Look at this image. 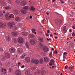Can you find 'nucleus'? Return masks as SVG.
<instances>
[{
    "instance_id": "nucleus-1",
    "label": "nucleus",
    "mask_w": 75,
    "mask_h": 75,
    "mask_svg": "<svg viewBox=\"0 0 75 75\" xmlns=\"http://www.w3.org/2000/svg\"><path fill=\"white\" fill-rule=\"evenodd\" d=\"M8 25L9 27L10 28H13V30H16L17 29V27L15 26L14 23V22L10 23H8Z\"/></svg>"
},
{
    "instance_id": "nucleus-2",
    "label": "nucleus",
    "mask_w": 75,
    "mask_h": 75,
    "mask_svg": "<svg viewBox=\"0 0 75 75\" xmlns=\"http://www.w3.org/2000/svg\"><path fill=\"white\" fill-rule=\"evenodd\" d=\"M43 50L45 52H48L50 48L46 46H44L43 47Z\"/></svg>"
},
{
    "instance_id": "nucleus-3",
    "label": "nucleus",
    "mask_w": 75,
    "mask_h": 75,
    "mask_svg": "<svg viewBox=\"0 0 75 75\" xmlns=\"http://www.w3.org/2000/svg\"><path fill=\"white\" fill-rule=\"evenodd\" d=\"M32 63H34L35 64H38L39 63V61L37 59H33L31 61Z\"/></svg>"
},
{
    "instance_id": "nucleus-4",
    "label": "nucleus",
    "mask_w": 75,
    "mask_h": 75,
    "mask_svg": "<svg viewBox=\"0 0 75 75\" xmlns=\"http://www.w3.org/2000/svg\"><path fill=\"white\" fill-rule=\"evenodd\" d=\"M6 69H4L3 68H2L1 69V71L2 72L1 74V75H5V74L6 73Z\"/></svg>"
},
{
    "instance_id": "nucleus-5",
    "label": "nucleus",
    "mask_w": 75,
    "mask_h": 75,
    "mask_svg": "<svg viewBox=\"0 0 75 75\" xmlns=\"http://www.w3.org/2000/svg\"><path fill=\"white\" fill-rule=\"evenodd\" d=\"M17 51L19 54H22L23 53V49L21 48H18L17 49Z\"/></svg>"
},
{
    "instance_id": "nucleus-6",
    "label": "nucleus",
    "mask_w": 75,
    "mask_h": 75,
    "mask_svg": "<svg viewBox=\"0 0 75 75\" xmlns=\"http://www.w3.org/2000/svg\"><path fill=\"white\" fill-rule=\"evenodd\" d=\"M62 22V21H61V20H60V21H59L58 20L56 19L55 22V23L56 24H61Z\"/></svg>"
},
{
    "instance_id": "nucleus-7",
    "label": "nucleus",
    "mask_w": 75,
    "mask_h": 75,
    "mask_svg": "<svg viewBox=\"0 0 75 75\" xmlns=\"http://www.w3.org/2000/svg\"><path fill=\"white\" fill-rule=\"evenodd\" d=\"M18 41L20 43H23V39L21 37L19 38L18 39Z\"/></svg>"
},
{
    "instance_id": "nucleus-8",
    "label": "nucleus",
    "mask_w": 75,
    "mask_h": 75,
    "mask_svg": "<svg viewBox=\"0 0 75 75\" xmlns=\"http://www.w3.org/2000/svg\"><path fill=\"white\" fill-rule=\"evenodd\" d=\"M25 61L27 62H30V58L28 57H26L25 59Z\"/></svg>"
},
{
    "instance_id": "nucleus-9",
    "label": "nucleus",
    "mask_w": 75,
    "mask_h": 75,
    "mask_svg": "<svg viewBox=\"0 0 75 75\" xmlns=\"http://www.w3.org/2000/svg\"><path fill=\"white\" fill-rule=\"evenodd\" d=\"M5 26H6V24L5 23L2 22L0 23V27L1 28L4 27Z\"/></svg>"
},
{
    "instance_id": "nucleus-10",
    "label": "nucleus",
    "mask_w": 75,
    "mask_h": 75,
    "mask_svg": "<svg viewBox=\"0 0 75 75\" xmlns=\"http://www.w3.org/2000/svg\"><path fill=\"white\" fill-rule=\"evenodd\" d=\"M50 59L49 57H46L44 58V61L45 62H48L50 61Z\"/></svg>"
},
{
    "instance_id": "nucleus-11",
    "label": "nucleus",
    "mask_w": 75,
    "mask_h": 75,
    "mask_svg": "<svg viewBox=\"0 0 75 75\" xmlns=\"http://www.w3.org/2000/svg\"><path fill=\"white\" fill-rule=\"evenodd\" d=\"M6 57L7 58H9L10 56V54L7 52H5L4 53Z\"/></svg>"
},
{
    "instance_id": "nucleus-12",
    "label": "nucleus",
    "mask_w": 75,
    "mask_h": 75,
    "mask_svg": "<svg viewBox=\"0 0 75 75\" xmlns=\"http://www.w3.org/2000/svg\"><path fill=\"white\" fill-rule=\"evenodd\" d=\"M55 62H54V59H52L50 62V63H49V65L50 66H51L52 65H54V63Z\"/></svg>"
},
{
    "instance_id": "nucleus-13",
    "label": "nucleus",
    "mask_w": 75,
    "mask_h": 75,
    "mask_svg": "<svg viewBox=\"0 0 75 75\" xmlns=\"http://www.w3.org/2000/svg\"><path fill=\"white\" fill-rule=\"evenodd\" d=\"M9 51L11 53H14L15 52V49L13 47H12L10 49Z\"/></svg>"
},
{
    "instance_id": "nucleus-14",
    "label": "nucleus",
    "mask_w": 75,
    "mask_h": 75,
    "mask_svg": "<svg viewBox=\"0 0 75 75\" xmlns=\"http://www.w3.org/2000/svg\"><path fill=\"white\" fill-rule=\"evenodd\" d=\"M27 4L26 3V2L24 1H22L21 2V5L22 6H24L25 5H26Z\"/></svg>"
},
{
    "instance_id": "nucleus-15",
    "label": "nucleus",
    "mask_w": 75,
    "mask_h": 75,
    "mask_svg": "<svg viewBox=\"0 0 75 75\" xmlns=\"http://www.w3.org/2000/svg\"><path fill=\"white\" fill-rule=\"evenodd\" d=\"M30 43L32 45H33L35 43V41L34 39H32L30 41Z\"/></svg>"
},
{
    "instance_id": "nucleus-16",
    "label": "nucleus",
    "mask_w": 75,
    "mask_h": 75,
    "mask_svg": "<svg viewBox=\"0 0 75 75\" xmlns=\"http://www.w3.org/2000/svg\"><path fill=\"white\" fill-rule=\"evenodd\" d=\"M21 72L19 70H16V75H21Z\"/></svg>"
},
{
    "instance_id": "nucleus-17",
    "label": "nucleus",
    "mask_w": 75,
    "mask_h": 75,
    "mask_svg": "<svg viewBox=\"0 0 75 75\" xmlns=\"http://www.w3.org/2000/svg\"><path fill=\"white\" fill-rule=\"evenodd\" d=\"M9 13H8L7 14L5 15V18L6 20H9V16H8V15L9 14Z\"/></svg>"
},
{
    "instance_id": "nucleus-18",
    "label": "nucleus",
    "mask_w": 75,
    "mask_h": 75,
    "mask_svg": "<svg viewBox=\"0 0 75 75\" xmlns=\"http://www.w3.org/2000/svg\"><path fill=\"white\" fill-rule=\"evenodd\" d=\"M0 3L1 4L2 6H4V5H6V4H7L4 1H0Z\"/></svg>"
},
{
    "instance_id": "nucleus-19",
    "label": "nucleus",
    "mask_w": 75,
    "mask_h": 75,
    "mask_svg": "<svg viewBox=\"0 0 75 75\" xmlns=\"http://www.w3.org/2000/svg\"><path fill=\"white\" fill-rule=\"evenodd\" d=\"M27 55V53H25L22 55L21 57V59H24V57H25Z\"/></svg>"
},
{
    "instance_id": "nucleus-20",
    "label": "nucleus",
    "mask_w": 75,
    "mask_h": 75,
    "mask_svg": "<svg viewBox=\"0 0 75 75\" xmlns=\"http://www.w3.org/2000/svg\"><path fill=\"white\" fill-rule=\"evenodd\" d=\"M21 11L22 14H26V13H27V11L26 10L23 9H21Z\"/></svg>"
},
{
    "instance_id": "nucleus-21",
    "label": "nucleus",
    "mask_w": 75,
    "mask_h": 75,
    "mask_svg": "<svg viewBox=\"0 0 75 75\" xmlns=\"http://www.w3.org/2000/svg\"><path fill=\"white\" fill-rule=\"evenodd\" d=\"M12 34L13 35H14V36H16V35H18V33H17V32H13L12 33Z\"/></svg>"
},
{
    "instance_id": "nucleus-22",
    "label": "nucleus",
    "mask_w": 75,
    "mask_h": 75,
    "mask_svg": "<svg viewBox=\"0 0 75 75\" xmlns=\"http://www.w3.org/2000/svg\"><path fill=\"white\" fill-rule=\"evenodd\" d=\"M6 39L7 40V41H10L11 40L10 39V37L9 35H8L7 37H6Z\"/></svg>"
},
{
    "instance_id": "nucleus-23",
    "label": "nucleus",
    "mask_w": 75,
    "mask_h": 75,
    "mask_svg": "<svg viewBox=\"0 0 75 75\" xmlns=\"http://www.w3.org/2000/svg\"><path fill=\"white\" fill-rule=\"evenodd\" d=\"M23 9L25 10H28L29 9L28 6H25L23 7Z\"/></svg>"
},
{
    "instance_id": "nucleus-24",
    "label": "nucleus",
    "mask_w": 75,
    "mask_h": 75,
    "mask_svg": "<svg viewBox=\"0 0 75 75\" xmlns=\"http://www.w3.org/2000/svg\"><path fill=\"white\" fill-rule=\"evenodd\" d=\"M26 75H30V72L29 71H26L25 73Z\"/></svg>"
},
{
    "instance_id": "nucleus-25",
    "label": "nucleus",
    "mask_w": 75,
    "mask_h": 75,
    "mask_svg": "<svg viewBox=\"0 0 75 75\" xmlns=\"http://www.w3.org/2000/svg\"><path fill=\"white\" fill-rule=\"evenodd\" d=\"M45 74V70H42L41 73V74L42 75H44Z\"/></svg>"
},
{
    "instance_id": "nucleus-26",
    "label": "nucleus",
    "mask_w": 75,
    "mask_h": 75,
    "mask_svg": "<svg viewBox=\"0 0 75 75\" xmlns=\"http://www.w3.org/2000/svg\"><path fill=\"white\" fill-rule=\"evenodd\" d=\"M63 30L64 31V33H66L67 32V30L66 29V26H64L63 27Z\"/></svg>"
},
{
    "instance_id": "nucleus-27",
    "label": "nucleus",
    "mask_w": 75,
    "mask_h": 75,
    "mask_svg": "<svg viewBox=\"0 0 75 75\" xmlns=\"http://www.w3.org/2000/svg\"><path fill=\"white\" fill-rule=\"evenodd\" d=\"M11 17H12L13 18H14V15H13V14H10L9 15V18H11Z\"/></svg>"
},
{
    "instance_id": "nucleus-28",
    "label": "nucleus",
    "mask_w": 75,
    "mask_h": 75,
    "mask_svg": "<svg viewBox=\"0 0 75 75\" xmlns=\"http://www.w3.org/2000/svg\"><path fill=\"white\" fill-rule=\"evenodd\" d=\"M25 45L28 48H29V45H28V43L27 42H26Z\"/></svg>"
},
{
    "instance_id": "nucleus-29",
    "label": "nucleus",
    "mask_w": 75,
    "mask_h": 75,
    "mask_svg": "<svg viewBox=\"0 0 75 75\" xmlns=\"http://www.w3.org/2000/svg\"><path fill=\"white\" fill-rule=\"evenodd\" d=\"M35 29H32V32H33V33H35V34H37V33L35 32Z\"/></svg>"
},
{
    "instance_id": "nucleus-30",
    "label": "nucleus",
    "mask_w": 75,
    "mask_h": 75,
    "mask_svg": "<svg viewBox=\"0 0 75 75\" xmlns=\"http://www.w3.org/2000/svg\"><path fill=\"white\" fill-rule=\"evenodd\" d=\"M16 20L17 21H20V19L18 17H16L15 18Z\"/></svg>"
},
{
    "instance_id": "nucleus-31",
    "label": "nucleus",
    "mask_w": 75,
    "mask_h": 75,
    "mask_svg": "<svg viewBox=\"0 0 75 75\" xmlns=\"http://www.w3.org/2000/svg\"><path fill=\"white\" fill-rule=\"evenodd\" d=\"M13 42H14V43H16L17 42V40L16 38H13L12 39Z\"/></svg>"
},
{
    "instance_id": "nucleus-32",
    "label": "nucleus",
    "mask_w": 75,
    "mask_h": 75,
    "mask_svg": "<svg viewBox=\"0 0 75 75\" xmlns=\"http://www.w3.org/2000/svg\"><path fill=\"white\" fill-rule=\"evenodd\" d=\"M3 16V12L0 11V17H1Z\"/></svg>"
},
{
    "instance_id": "nucleus-33",
    "label": "nucleus",
    "mask_w": 75,
    "mask_h": 75,
    "mask_svg": "<svg viewBox=\"0 0 75 75\" xmlns=\"http://www.w3.org/2000/svg\"><path fill=\"white\" fill-rule=\"evenodd\" d=\"M30 10H35V8H34L33 6H31L30 7Z\"/></svg>"
},
{
    "instance_id": "nucleus-34",
    "label": "nucleus",
    "mask_w": 75,
    "mask_h": 75,
    "mask_svg": "<svg viewBox=\"0 0 75 75\" xmlns=\"http://www.w3.org/2000/svg\"><path fill=\"white\" fill-rule=\"evenodd\" d=\"M40 64H42L43 63V59H41L40 60Z\"/></svg>"
},
{
    "instance_id": "nucleus-35",
    "label": "nucleus",
    "mask_w": 75,
    "mask_h": 75,
    "mask_svg": "<svg viewBox=\"0 0 75 75\" xmlns=\"http://www.w3.org/2000/svg\"><path fill=\"white\" fill-rule=\"evenodd\" d=\"M39 40L40 42H43V39L41 38H39Z\"/></svg>"
},
{
    "instance_id": "nucleus-36",
    "label": "nucleus",
    "mask_w": 75,
    "mask_h": 75,
    "mask_svg": "<svg viewBox=\"0 0 75 75\" xmlns=\"http://www.w3.org/2000/svg\"><path fill=\"white\" fill-rule=\"evenodd\" d=\"M14 13L15 14H18L19 13L18 12L17 10H14Z\"/></svg>"
},
{
    "instance_id": "nucleus-37",
    "label": "nucleus",
    "mask_w": 75,
    "mask_h": 75,
    "mask_svg": "<svg viewBox=\"0 0 75 75\" xmlns=\"http://www.w3.org/2000/svg\"><path fill=\"white\" fill-rule=\"evenodd\" d=\"M29 35L30 36V38H34V37H35V35L33 34L30 35Z\"/></svg>"
},
{
    "instance_id": "nucleus-38",
    "label": "nucleus",
    "mask_w": 75,
    "mask_h": 75,
    "mask_svg": "<svg viewBox=\"0 0 75 75\" xmlns=\"http://www.w3.org/2000/svg\"><path fill=\"white\" fill-rule=\"evenodd\" d=\"M22 34L23 35H27V33L25 32H23L22 33Z\"/></svg>"
},
{
    "instance_id": "nucleus-39",
    "label": "nucleus",
    "mask_w": 75,
    "mask_h": 75,
    "mask_svg": "<svg viewBox=\"0 0 75 75\" xmlns=\"http://www.w3.org/2000/svg\"><path fill=\"white\" fill-rule=\"evenodd\" d=\"M11 8L9 6H6L5 8V9H6V10H8L9 9H10Z\"/></svg>"
},
{
    "instance_id": "nucleus-40",
    "label": "nucleus",
    "mask_w": 75,
    "mask_h": 75,
    "mask_svg": "<svg viewBox=\"0 0 75 75\" xmlns=\"http://www.w3.org/2000/svg\"><path fill=\"white\" fill-rule=\"evenodd\" d=\"M49 55L50 58H51V57H52V51H51V52L49 54Z\"/></svg>"
},
{
    "instance_id": "nucleus-41",
    "label": "nucleus",
    "mask_w": 75,
    "mask_h": 75,
    "mask_svg": "<svg viewBox=\"0 0 75 75\" xmlns=\"http://www.w3.org/2000/svg\"><path fill=\"white\" fill-rule=\"evenodd\" d=\"M7 2L9 4H11V0H8Z\"/></svg>"
},
{
    "instance_id": "nucleus-42",
    "label": "nucleus",
    "mask_w": 75,
    "mask_h": 75,
    "mask_svg": "<svg viewBox=\"0 0 75 75\" xmlns=\"http://www.w3.org/2000/svg\"><path fill=\"white\" fill-rule=\"evenodd\" d=\"M36 69V67H33L32 68H31V70L32 71H34V70L35 69Z\"/></svg>"
},
{
    "instance_id": "nucleus-43",
    "label": "nucleus",
    "mask_w": 75,
    "mask_h": 75,
    "mask_svg": "<svg viewBox=\"0 0 75 75\" xmlns=\"http://www.w3.org/2000/svg\"><path fill=\"white\" fill-rule=\"evenodd\" d=\"M20 0H16V2L17 3L19 4V3H20Z\"/></svg>"
},
{
    "instance_id": "nucleus-44",
    "label": "nucleus",
    "mask_w": 75,
    "mask_h": 75,
    "mask_svg": "<svg viewBox=\"0 0 75 75\" xmlns=\"http://www.w3.org/2000/svg\"><path fill=\"white\" fill-rule=\"evenodd\" d=\"M18 65L19 67V66H21V65H22L21 63L20 62L18 63Z\"/></svg>"
},
{
    "instance_id": "nucleus-45",
    "label": "nucleus",
    "mask_w": 75,
    "mask_h": 75,
    "mask_svg": "<svg viewBox=\"0 0 75 75\" xmlns=\"http://www.w3.org/2000/svg\"><path fill=\"white\" fill-rule=\"evenodd\" d=\"M5 57L4 56H3L2 57V61H4V59H5Z\"/></svg>"
},
{
    "instance_id": "nucleus-46",
    "label": "nucleus",
    "mask_w": 75,
    "mask_h": 75,
    "mask_svg": "<svg viewBox=\"0 0 75 75\" xmlns=\"http://www.w3.org/2000/svg\"><path fill=\"white\" fill-rule=\"evenodd\" d=\"M10 60H9L8 61H7V64H10Z\"/></svg>"
},
{
    "instance_id": "nucleus-47",
    "label": "nucleus",
    "mask_w": 75,
    "mask_h": 75,
    "mask_svg": "<svg viewBox=\"0 0 75 75\" xmlns=\"http://www.w3.org/2000/svg\"><path fill=\"white\" fill-rule=\"evenodd\" d=\"M9 72H11L12 71V69H10L9 70Z\"/></svg>"
},
{
    "instance_id": "nucleus-48",
    "label": "nucleus",
    "mask_w": 75,
    "mask_h": 75,
    "mask_svg": "<svg viewBox=\"0 0 75 75\" xmlns=\"http://www.w3.org/2000/svg\"><path fill=\"white\" fill-rule=\"evenodd\" d=\"M67 68H68V66H67V65H66L65 66V69H67Z\"/></svg>"
},
{
    "instance_id": "nucleus-49",
    "label": "nucleus",
    "mask_w": 75,
    "mask_h": 75,
    "mask_svg": "<svg viewBox=\"0 0 75 75\" xmlns=\"http://www.w3.org/2000/svg\"><path fill=\"white\" fill-rule=\"evenodd\" d=\"M40 45L41 47H42V44L41 43H40Z\"/></svg>"
},
{
    "instance_id": "nucleus-50",
    "label": "nucleus",
    "mask_w": 75,
    "mask_h": 75,
    "mask_svg": "<svg viewBox=\"0 0 75 75\" xmlns=\"http://www.w3.org/2000/svg\"><path fill=\"white\" fill-rule=\"evenodd\" d=\"M72 28L73 29H75V25H74V26H72Z\"/></svg>"
},
{
    "instance_id": "nucleus-51",
    "label": "nucleus",
    "mask_w": 75,
    "mask_h": 75,
    "mask_svg": "<svg viewBox=\"0 0 75 75\" xmlns=\"http://www.w3.org/2000/svg\"><path fill=\"white\" fill-rule=\"evenodd\" d=\"M54 52L55 54H57L58 53V52L57 50L55 51Z\"/></svg>"
},
{
    "instance_id": "nucleus-52",
    "label": "nucleus",
    "mask_w": 75,
    "mask_h": 75,
    "mask_svg": "<svg viewBox=\"0 0 75 75\" xmlns=\"http://www.w3.org/2000/svg\"><path fill=\"white\" fill-rule=\"evenodd\" d=\"M3 50V49L1 47H0V51H2Z\"/></svg>"
},
{
    "instance_id": "nucleus-53",
    "label": "nucleus",
    "mask_w": 75,
    "mask_h": 75,
    "mask_svg": "<svg viewBox=\"0 0 75 75\" xmlns=\"http://www.w3.org/2000/svg\"><path fill=\"white\" fill-rule=\"evenodd\" d=\"M72 35L73 36V37H74V36H75V33H73V34H72Z\"/></svg>"
},
{
    "instance_id": "nucleus-54",
    "label": "nucleus",
    "mask_w": 75,
    "mask_h": 75,
    "mask_svg": "<svg viewBox=\"0 0 75 75\" xmlns=\"http://www.w3.org/2000/svg\"><path fill=\"white\" fill-rule=\"evenodd\" d=\"M25 66L24 65H23L21 67V68H24Z\"/></svg>"
},
{
    "instance_id": "nucleus-55",
    "label": "nucleus",
    "mask_w": 75,
    "mask_h": 75,
    "mask_svg": "<svg viewBox=\"0 0 75 75\" xmlns=\"http://www.w3.org/2000/svg\"><path fill=\"white\" fill-rule=\"evenodd\" d=\"M66 54H67V53L66 52H64V55H66Z\"/></svg>"
},
{
    "instance_id": "nucleus-56",
    "label": "nucleus",
    "mask_w": 75,
    "mask_h": 75,
    "mask_svg": "<svg viewBox=\"0 0 75 75\" xmlns=\"http://www.w3.org/2000/svg\"><path fill=\"white\" fill-rule=\"evenodd\" d=\"M47 33H50V30H48L47 31Z\"/></svg>"
},
{
    "instance_id": "nucleus-57",
    "label": "nucleus",
    "mask_w": 75,
    "mask_h": 75,
    "mask_svg": "<svg viewBox=\"0 0 75 75\" xmlns=\"http://www.w3.org/2000/svg\"><path fill=\"white\" fill-rule=\"evenodd\" d=\"M0 65H2V63L0 62Z\"/></svg>"
},
{
    "instance_id": "nucleus-58",
    "label": "nucleus",
    "mask_w": 75,
    "mask_h": 75,
    "mask_svg": "<svg viewBox=\"0 0 75 75\" xmlns=\"http://www.w3.org/2000/svg\"><path fill=\"white\" fill-rule=\"evenodd\" d=\"M3 13H4H4H6V11H3Z\"/></svg>"
},
{
    "instance_id": "nucleus-59",
    "label": "nucleus",
    "mask_w": 75,
    "mask_h": 75,
    "mask_svg": "<svg viewBox=\"0 0 75 75\" xmlns=\"http://www.w3.org/2000/svg\"><path fill=\"white\" fill-rule=\"evenodd\" d=\"M52 51H54V49L53 48H52Z\"/></svg>"
},
{
    "instance_id": "nucleus-60",
    "label": "nucleus",
    "mask_w": 75,
    "mask_h": 75,
    "mask_svg": "<svg viewBox=\"0 0 75 75\" xmlns=\"http://www.w3.org/2000/svg\"><path fill=\"white\" fill-rule=\"evenodd\" d=\"M36 73H40V72H38V71H37V72H35V74H36Z\"/></svg>"
},
{
    "instance_id": "nucleus-61",
    "label": "nucleus",
    "mask_w": 75,
    "mask_h": 75,
    "mask_svg": "<svg viewBox=\"0 0 75 75\" xmlns=\"http://www.w3.org/2000/svg\"><path fill=\"white\" fill-rule=\"evenodd\" d=\"M30 18H33V17H32V16H30Z\"/></svg>"
},
{
    "instance_id": "nucleus-62",
    "label": "nucleus",
    "mask_w": 75,
    "mask_h": 75,
    "mask_svg": "<svg viewBox=\"0 0 75 75\" xmlns=\"http://www.w3.org/2000/svg\"><path fill=\"white\" fill-rule=\"evenodd\" d=\"M63 58H65V55H64L63 56Z\"/></svg>"
},
{
    "instance_id": "nucleus-63",
    "label": "nucleus",
    "mask_w": 75,
    "mask_h": 75,
    "mask_svg": "<svg viewBox=\"0 0 75 75\" xmlns=\"http://www.w3.org/2000/svg\"><path fill=\"white\" fill-rule=\"evenodd\" d=\"M46 14L47 15H49V13L48 12L46 13Z\"/></svg>"
},
{
    "instance_id": "nucleus-64",
    "label": "nucleus",
    "mask_w": 75,
    "mask_h": 75,
    "mask_svg": "<svg viewBox=\"0 0 75 75\" xmlns=\"http://www.w3.org/2000/svg\"><path fill=\"white\" fill-rule=\"evenodd\" d=\"M69 31H70V33H71V31H72V30H71V29H70L69 30Z\"/></svg>"
}]
</instances>
